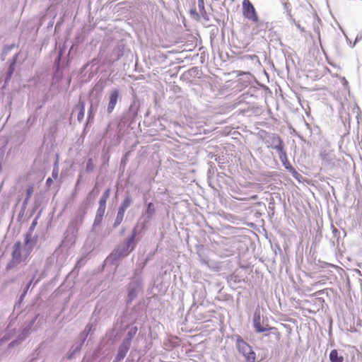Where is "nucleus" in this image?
<instances>
[{"mask_svg":"<svg viewBox=\"0 0 362 362\" xmlns=\"http://www.w3.org/2000/svg\"><path fill=\"white\" fill-rule=\"evenodd\" d=\"M134 240V235H133L127 241V246L129 247L132 244H133Z\"/></svg>","mask_w":362,"mask_h":362,"instance_id":"nucleus-17","label":"nucleus"},{"mask_svg":"<svg viewBox=\"0 0 362 362\" xmlns=\"http://www.w3.org/2000/svg\"><path fill=\"white\" fill-rule=\"evenodd\" d=\"M136 332H137L136 327H133L132 329H131V330L129 331L128 336L129 337V339H128L127 341H130V339L136 334Z\"/></svg>","mask_w":362,"mask_h":362,"instance_id":"nucleus-15","label":"nucleus"},{"mask_svg":"<svg viewBox=\"0 0 362 362\" xmlns=\"http://www.w3.org/2000/svg\"><path fill=\"white\" fill-rule=\"evenodd\" d=\"M76 107L79 110L77 115V119L79 122H81L84 117L85 114V102L80 100Z\"/></svg>","mask_w":362,"mask_h":362,"instance_id":"nucleus-9","label":"nucleus"},{"mask_svg":"<svg viewBox=\"0 0 362 362\" xmlns=\"http://www.w3.org/2000/svg\"><path fill=\"white\" fill-rule=\"evenodd\" d=\"M296 25H297V27L299 28V30H300L301 32H304V31H305L304 28H303V27H301V26L300 25V24H297Z\"/></svg>","mask_w":362,"mask_h":362,"instance_id":"nucleus-18","label":"nucleus"},{"mask_svg":"<svg viewBox=\"0 0 362 362\" xmlns=\"http://www.w3.org/2000/svg\"><path fill=\"white\" fill-rule=\"evenodd\" d=\"M106 206L99 205V207L97 211V214L95 217V222L98 221L100 222L102 220V218L105 214Z\"/></svg>","mask_w":362,"mask_h":362,"instance_id":"nucleus-11","label":"nucleus"},{"mask_svg":"<svg viewBox=\"0 0 362 362\" xmlns=\"http://www.w3.org/2000/svg\"><path fill=\"white\" fill-rule=\"evenodd\" d=\"M21 243L19 241L16 243L13 246L12 257H13V261L15 262L16 263H19L21 259Z\"/></svg>","mask_w":362,"mask_h":362,"instance_id":"nucleus-5","label":"nucleus"},{"mask_svg":"<svg viewBox=\"0 0 362 362\" xmlns=\"http://www.w3.org/2000/svg\"><path fill=\"white\" fill-rule=\"evenodd\" d=\"M130 204H131V199L129 197H127L122 202L119 209H123V211H125L126 209L129 206Z\"/></svg>","mask_w":362,"mask_h":362,"instance_id":"nucleus-13","label":"nucleus"},{"mask_svg":"<svg viewBox=\"0 0 362 362\" xmlns=\"http://www.w3.org/2000/svg\"><path fill=\"white\" fill-rule=\"evenodd\" d=\"M129 349V341L124 342L123 344L120 346L118 354H117V358L122 359L124 358V357L126 356L128 350Z\"/></svg>","mask_w":362,"mask_h":362,"instance_id":"nucleus-7","label":"nucleus"},{"mask_svg":"<svg viewBox=\"0 0 362 362\" xmlns=\"http://www.w3.org/2000/svg\"><path fill=\"white\" fill-rule=\"evenodd\" d=\"M272 144H275L274 146L279 152L281 153L284 151V144L281 138L278 135H273L272 136Z\"/></svg>","mask_w":362,"mask_h":362,"instance_id":"nucleus-6","label":"nucleus"},{"mask_svg":"<svg viewBox=\"0 0 362 362\" xmlns=\"http://www.w3.org/2000/svg\"><path fill=\"white\" fill-rule=\"evenodd\" d=\"M125 211L123 209H118L117 215L114 223V227H117L123 221Z\"/></svg>","mask_w":362,"mask_h":362,"instance_id":"nucleus-10","label":"nucleus"},{"mask_svg":"<svg viewBox=\"0 0 362 362\" xmlns=\"http://www.w3.org/2000/svg\"><path fill=\"white\" fill-rule=\"evenodd\" d=\"M329 360L331 362H343L344 357L339 354L337 349H333L329 354Z\"/></svg>","mask_w":362,"mask_h":362,"instance_id":"nucleus-8","label":"nucleus"},{"mask_svg":"<svg viewBox=\"0 0 362 362\" xmlns=\"http://www.w3.org/2000/svg\"><path fill=\"white\" fill-rule=\"evenodd\" d=\"M251 199H257V195L255 194V195L252 196Z\"/></svg>","mask_w":362,"mask_h":362,"instance_id":"nucleus-22","label":"nucleus"},{"mask_svg":"<svg viewBox=\"0 0 362 362\" xmlns=\"http://www.w3.org/2000/svg\"><path fill=\"white\" fill-rule=\"evenodd\" d=\"M153 211H154L153 204V203H149L148 204L147 212L148 213H153Z\"/></svg>","mask_w":362,"mask_h":362,"instance_id":"nucleus-16","label":"nucleus"},{"mask_svg":"<svg viewBox=\"0 0 362 362\" xmlns=\"http://www.w3.org/2000/svg\"><path fill=\"white\" fill-rule=\"evenodd\" d=\"M243 14L245 18L253 23H257L259 21L255 8L250 0H244L243 1Z\"/></svg>","mask_w":362,"mask_h":362,"instance_id":"nucleus-3","label":"nucleus"},{"mask_svg":"<svg viewBox=\"0 0 362 362\" xmlns=\"http://www.w3.org/2000/svg\"><path fill=\"white\" fill-rule=\"evenodd\" d=\"M28 242H29V238H26V240H25V243H28Z\"/></svg>","mask_w":362,"mask_h":362,"instance_id":"nucleus-23","label":"nucleus"},{"mask_svg":"<svg viewBox=\"0 0 362 362\" xmlns=\"http://www.w3.org/2000/svg\"><path fill=\"white\" fill-rule=\"evenodd\" d=\"M110 194V189H107L99 201V205L106 206V202Z\"/></svg>","mask_w":362,"mask_h":362,"instance_id":"nucleus-12","label":"nucleus"},{"mask_svg":"<svg viewBox=\"0 0 362 362\" xmlns=\"http://www.w3.org/2000/svg\"><path fill=\"white\" fill-rule=\"evenodd\" d=\"M262 314L259 308H256L252 317V323L255 331L257 333H262L267 331L270 332L271 334H274L277 340H280L281 334L279 329L275 327H270L268 324L266 326H263L261 323Z\"/></svg>","mask_w":362,"mask_h":362,"instance_id":"nucleus-1","label":"nucleus"},{"mask_svg":"<svg viewBox=\"0 0 362 362\" xmlns=\"http://www.w3.org/2000/svg\"><path fill=\"white\" fill-rule=\"evenodd\" d=\"M236 346L239 352L242 353L245 357L247 362L255 361V353L252 351V347L240 337H238L237 338Z\"/></svg>","mask_w":362,"mask_h":362,"instance_id":"nucleus-2","label":"nucleus"},{"mask_svg":"<svg viewBox=\"0 0 362 362\" xmlns=\"http://www.w3.org/2000/svg\"><path fill=\"white\" fill-rule=\"evenodd\" d=\"M36 223H37V221H34L33 222V223H32L31 228H33L35 226Z\"/></svg>","mask_w":362,"mask_h":362,"instance_id":"nucleus-20","label":"nucleus"},{"mask_svg":"<svg viewBox=\"0 0 362 362\" xmlns=\"http://www.w3.org/2000/svg\"><path fill=\"white\" fill-rule=\"evenodd\" d=\"M57 175H58V173H57V172L54 173V171H53V173H52V176H53L54 178L57 177Z\"/></svg>","mask_w":362,"mask_h":362,"instance_id":"nucleus-19","label":"nucleus"},{"mask_svg":"<svg viewBox=\"0 0 362 362\" xmlns=\"http://www.w3.org/2000/svg\"><path fill=\"white\" fill-rule=\"evenodd\" d=\"M33 187L32 185L29 186L28 188L27 189V192H26V201H28L33 192Z\"/></svg>","mask_w":362,"mask_h":362,"instance_id":"nucleus-14","label":"nucleus"},{"mask_svg":"<svg viewBox=\"0 0 362 362\" xmlns=\"http://www.w3.org/2000/svg\"><path fill=\"white\" fill-rule=\"evenodd\" d=\"M119 98V90L114 89L111 91L109 97V103L107 108V111L109 114L112 113L115 107Z\"/></svg>","mask_w":362,"mask_h":362,"instance_id":"nucleus-4","label":"nucleus"},{"mask_svg":"<svg viewBox=\"0 0 362 362\" xmlns=\"http://www.w3.org/2000/svg\"><path fill=\"white\" fill-rule=\"evenodd\" d=\"M52 179H51V178H48V179L47 180V185H49V184L52 182Z\"/></svg>","mask_w":362,"mask_h":362,"instance_id":"nucleus-21","label":"nucleus"}]
</instances>
